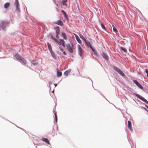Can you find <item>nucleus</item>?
<instances>
[{"label": "nucleus", "mask_w": 148, "mask_h": 148, "mask_svg": "<svg viewBox=\"0 0 148 148\" xmlns=\"http://www.w3.org/2000/svg\"><path fill=\"white\" fill-rule=\"evenodd\" d=\"M9 24V23L7 21H3L0 23V28L2 29L3 30H5V28Z\"/></svg>", "instance_id": "1"}, {"label": "nucleus", "mask_w": 148, "mask_h": 148, "mask_svg": "<svg viewBox=\"0 0 148 148\" xmlns=\"http://www.w3.org/2000/svg\"><path fill=\"white\" fill-rule=\"evenodd\" d=\"M71 46L70 45L69 43H67L66 44V46L68 51L70 53H72L73 52V51L72 48L73 47V43H71Z\"/></svg>", "instance_id": "2"}, {"label": "nucleus", "mask_w": 148, "mask_h": 148, "mask_svg": "<svg viewBox=\"0 0 148 148\" xmlns=\"http://www.w3.org/2000/svg\"><path fill=\"white\" fill-rule=\"evenodd\" d=\"M134 95L136 96L137 97H138L139 99H140L143 101H144L145 103L148 104V101L146 100L145 98H144L143 97L141 96L139 94H134Z\"/></svg>", "instance_id": "3"}, {"label": "nucleus", "mask_w": 148, "mask_h": 148, "mask_svg": "<svg viewBox=\"0 0 148 148\" xmlns=\"http://www.w3.org/2000/svg\"><path fill=\"white\" fill-rule=\"evenodd\" d=\"M134 95L136 96L137 97H138L139 99H140L143 101H144L145 103L148 104V101L146 100L145 98H144L143 97L141 96L139 94H134Z\"/></svg>", "instance_id": "4"}, {"label": "nucleus", "mask_w": 148, "mask_h": 148, "mask_svg": "<svg viewBox=\"0 0 148 148\" xmlns=\"http://www.w3.org/2000/svg\"><path fill=\"white\" fill-rule=\"evenodd\" d=\"M15 5L16 8V11H18V12H20V10L19 6V4L18 0H15Z\"/></svg>", "instance_id": "5"}, {"label": "nucleus", "mask_w": 148, "mask_h": 148, "mask_svg": "<svg viewBox=\"0 0 148 148\" xmlns=\"http://www.w3.org/2000/svg\"><path fill=\"white\" fill-rule=\"evenodd\" d=\"M78 54L81 56H82V49L80 46L78 45H77Z\"/></svg>", "instance_id": "6"}, {"label": "nucleus", "mask_w": 148, "mask_h": 148, "mask_svg": "<svg viewBox=\"0 0 148 148\" xmlns=\"http://www.w3.org/2000/svg\"><path fill=\"white\" fill-rule=\"evenodd\" d=\"M133 81L140 89H142L143 88L141 85L137 80H133Z\"/></svg>", "instance_id": "7"}, {"label": "nucleus", "mask_w": 148, "mask_h": 148, "mask_svg": "<svg viewBox=\"0 0 148 148\" xmlns=\"http://www.w3.org/2000/svg\"><path fill=\"white\" fill-rule=\"evenodd\" d=\"M102 57L104 58L106 60H108V57L107 54L105 53L102 52L101 54Z\"/></svg>", "instance_id": "8"}, {"label": "nucleus", "mask_w": 148, "mask_h": 148, "mask_svg": "<svg viewBox=\"0 0 148 148\" xmlns=\"http://www.w3.org/2000/svg\"><path fill=\"white\" fill-rule=\"evenodd\" d=\"M54 23L61 26H62L63 25V22L60 20H59L58 21L55 22Z\"/></svg>", "instance_id": "9"}, {"label": "nucleus", "mask_w": 148, "mask_h": 148, "mask_svg": "<svg viewBox=\"0 0 148 148\" xmlns=\"http://www.w3.org/2000/svg\"><path fill=\"white\" fill-rule=\"evenodd\" d=\"M19 61L21 63L23 64V65H25L27 63L26 60L23 57L21 58Z\"/></svg>", "instance_id": "10"}, {"label": "nucleus", "mask_w": 148, "mask_h": 148, "mask_svg": "<svg viewBox=\"0 0 148 148\" xmlns=\"http://www.w3.org/2000/svg\"><path fill=\"white\" fill-rule=\"evenodd\" d=\"M128 128L131 131H132V128L131 122L130 121H128Z\"/></svg>", "instance_id": "11"}, {"label": "nucleus", "mask_w": 148, "mask_h": 148, "mask_svg": "<svg viewBox=\"0 0 148 148\" xmlns=\"http://www.w3.org/2000/svg\"><path fill=\"white\" fill-rule=\"evenodd\" d=\"M15 56L16 58L19 61L21 59V58H22L20 55H19L18 53L16 54Z\"/></svg>", "instance_id": "12"}, {"label": "nucleus", "mask_w": 148, "mask_h": 148, "mask_svg": "<svg viewBox=\"0 0 148 148\" xmlns=\"http://www.w3.org/2000/svg\"><path fill=\"white\" fill-rule=\"evenodd\" d=\"M54 29L56 30V34H59L60 32V29L59 27L57 26L54 28Z\"/></svg>", "instance_id": "13"}, {"label": "nucleus", "mask_w": 148, "mask_h": 148, "mask_svg": "<svg viewBox=\"0 0 148 148\" xmlns=\"http://www.w3.org/2000/svg\"><path fill=\"white\" fill-rule=\"evenodd\" d=\"M51 54V56H52V57H53V58L55 59H57V58H56V57L55 54V53H54V52L53 51V50L50 51Z\"/></svg>", "instance_id": "14"}, {"label": "nucleus", "mask_w": 148, "mask_h": 148, "mask_svg": "<svg viewBox=\"0 0 148 148\" xmlns=\"http://www.w3.org/2000/svg\"><path fill=\"white\" fill-rule=\"evenodd\" d=\"M75 38L77 41L79 43V44H81V41L80 39H79V36L76 34H75Z\"/></svg>", "instance_id": "15"}, {"label": "nucleus", "mask_w": 148, "mask_h": 148, "mask_svg": "<svg viewBox=\"0 0 148 148\" xmlns=\"http://www.w3.org/2000/svg\"><path fill=\"white\" fill-rule=\"evenodd\" d=\"M42 140L44 142H45L46 143H47L48 144H49L50 143L49 142L48 139L46 138H42Z\"/></svg>", "instance_id": "16"}, {"label": "nucleus", "mask_w": 148, "mask_h": 148, "mask_svg": "<svg viewBox=\"0 0 148 148\" xmlns=\"http://www.w3.org/2000/svg\"><path fill=\"white\" fill-rule=\"evenodd\" d=\"M62 37L65 40L67 39V37L66 36V33L64 32H62L61 34Z\"/></svg>", "instance_id": "17"}, {"label": "nucleus", "mask_w": 148, "mask_h": 148, "mask_svg": "<svg viewBox=\"0 0 148 148\" xmlns=\"http://www.w3.org/2000/svg\"><path fill=\"white\" fill-rule=\"evenodd\" d=\"M71 69H69L68 70H67L65 71L64 73V74L66 76H67L69 73L71 71Z\"/></svg>", "instance_id": "18"}, {"label": "nucleus", "mask_w": 148, "mask_h": 148, "mask_svg": "<svg viewBox=\"0 0 148 148\" xmlns=\"http://www.w3.org/2000/svg\"><path fill=\"white\" fill-rule=\"evenodd\" d=\"M47 44L48 47V48L49 51H50L52 50V49L51 46L50 44H49V43L48 42H47Z\"/></svg>", "instance_id": "19"}, {"label": "nucleus", "mask_w": 148, "mask_h": 148, "mask_svg": "<svg viewBox=\"0 0 148 148\" xmlns=\"http://www.w3.org/2000/svg\"><path fill=\"white\" fill-rule=\"evenodd\" d=\"M62 43H61L62 45L64 47H65V42L64 41L63 39H60L59 40Z\"/></svg>", "instance_id": "20"}, {"label": "nucleus", "mask_w": 148, "mask_h": 148, "mask_svg": "<svg viewBox=\"0 0 148 148\" xmlns=\"http://www.w3.org/2000/svg\"><path fill=\"white\" fill-rule=\"evenodd\" d=\"M84 42L85 45H86L88 47H89V46L91 45L90 42L88 41H87L86 40V41H84Z\"/></svg>", "instance_id": "21"}, {"label": "nucleus", "mask_w": 148, "mask_h": 148, "mask_svg": "<svg viewBox=\"0 0 148 148\" xmlns=\"http://www.w3.org/2000/svg\"><path fill=\"white\" fill-rule=\"evenodd\" d=\"M67 0H62L61 3L63 4V5H65L66 6L67 5V4L66 3H65L66 2H67Z\"/></svg>", "instance_id": "22"}, {"label": "nucleus", "mask_w": 148, "mask_h": 148, "mask_svg": "<svg viewBox=\"0 0 148 148\" xmlns=\"http://www.w3.org/2000/svg\"><path fill=\"white\" fill-rule=\"evenodd\" d=\"M113 68L115 70L117 71L118 73H119V71L121 70L117 67L114 66H113Z\"/></svg>", "instance_id": "23"}, {"label": "nucleus", "mask_w": 148, "mask_h": 148, "mask_svg": "<svg viewBox=\"0 0 148 148\" xmlns=\"http://www.w3.org/2000/svg\"><path fill=\"white\" fill-rule=\"evenodd\" d=\"M113 68L115 70L117 71L118 73H119V71L121 70L117 67L114 66H113Z\"/></svg>", "instance_id": "24"}, {"label": "nucleus", "mask_w": 148, "mask_h": 148, "mask_svg": "<svg viewBox=\"0 0 148 148\" xmlns=\"http://www.w3.org/2000/svg\"><path fill=\"white\" fill-rule=\"evenodd\" d=\"M10 5V4L9 3H7L4 5V8H7L9 7Z\"/></svg>", "instance_id": "25"}, {"label": "nucleus", "mask_w": 148, "mask_h": 148, "mask_svg": "<svg viewBox=\"0 0 148 148\" xmlns=\"http://www.w3.org/2000/svg\"><path fill=\"white\" fill-rule=\"evenodd\" d=\"M62 73L60 71H57V76L58 77H60L62 76Z\"/></svg>", "instance_id": "26"}, {"label": "nucleus", "mask_w": 148, "mask_h": 148, "mask_svg": "<svg viewBox=\"0 0 148 148\" xmlns=\"http://www.w3.org/2000/svg\"><path fill=\"white\" fill-rule=\"evenodd\" d=\"M79 36L83 40H84V41H86V40L84 38L83 36L81 34H79Z\"/></svg>", "instance_id": "27"}, {"label": "nucleus", "mask_w": 148, "mask_h": 148, "mask_svg": "<svg viewBox=\"0 0 148 148\" xmlns=\"http://www.w3.org/2000/svg\"><path fill=\"white\" fill-rule=\"evenodd\" d=\"M53 112H54V114L55 115V120H56V122H57V114H56V112L55 111H54V110H53Z\"/></svg>", "instance_id": "28"}, {"label": "nucleus", "mask_w": 148, "mask_h": 148, "mask_svg": "<svg viewBox=\"0 0 148 148\" xmlns=\"http://www.w3.org/2000/svg\"><path fill=\"white\" fill-rule=\"evenodd\" d=\"M112 27H113V30L115 32V33H116L118 31L117 29L115 28V26L114 25H112Z\"/></svg>", "instance_id": "29"}, {"label": "nucleus", "mask_w": 148, "mask_h": 148, "mask_svg": "<svg viewBox=\"0 0 148 148\" xmlns=\"http://www.w3.org/2000/svg\"><path fill=\"white\" fill-rule=\"evenodd\" d=\"M118 73L122 76H125V74L121 70H120L119 72Z\"/></svg>", "instance_id": "30"}, {"label": "nucleus", "mask_w": 148, "mask_h": 148, "mask_svg": "<svg viewBox=\"0 0 148 148\" xmlns=\"http://www.w3.org/2000/svg\"><path fill=\"white\" fill-rule=\"evenodd\" d=\"M61 11L63 13V14H64V16L65 18H66L67 19L68 18L67 17V16L66 14V13L65 12V11L63 10H61Z\"/></svg>", "instance_id": "31"}, {"label": "nucleus", "mask_w": 148, "mask_h": 148, "mask_svg": "<svg viewBox=\"0 0 148 148\" xmlns=\"http://www.w3.org/2000/svg\"><path fill=\"white\" fill-rule=\"evenodd\" d=\"M55 42H56V43H57L60 45H62L61 43L60 42V41L57 40L56 39V40H55Z\"/></svg>", "instance_id": "32"}, {"label": "nucleus", "mask_w": 148, "mask_h": 148, "mask_svg": "<svg viewBox=\"0 0 148 148\" xmlns=\"http://www.w3.org/2000/svg\"><path fill=\"white\" fill-rule=\"evenodd\" d=\"M120 48L121 49L122 51H123L125 52H127V50L125 48L123 47H121Z\"/></svg>", "instance_id": "33"}, {"label": "nucleus", "mask_w": 148, "mask_h": 148, "mask_svg": "<svg viewBox=\"0 0 148 148\" xmlns=\"http://www.w3.org/2000/svg\"><path fill=\"white\" fill-rule=\"evenodd\" d=\"M100 25L102 28L104 30H106V27L102 23H100Z\"/></svg>", "instance_id": "34"}, {"label": "nucleus", "mask_w": 148, "mask_h": 148, "mask_svg": "<svg viewBox=\"0 0 148 148\" xmlns=\"http://www.w3.org/2000/svg\"><path fill=\"white\" fill-rule=\"evenodd\" d=\"M50 36L51 39L52 40H53L54 41L56 40V39L55 38L53 37V36L51 34H50Z\"/></svg>", "instance_id": "35"}, {"label": "nucleus", "mask_w": 148, "mask_h": 148, "mask_svg": "<svg viewBox=\"0 0 148 148\" xmlns=\"http://www.w3.org/2000/svg\"><path fill=\"white\" fill-rule=\"evenodd\" d=\"M93 52L94 53L95 55L97 57L98 56V54L96 51H95Z\"/></svg>", "instance_id": "36"}, {"label": "nucleus", "mask_w": 148, "mask_h": 148, "mask_svg": "<svg viewBox=\"0 0 148 148\" xmlns=\"http://www.w3.org/2000/svg\"><path fill=\"white\" fill-rule=\"evenodd\" d=\"M32 64L34 65H36L38 63L36 62H31Z\"/></svg>", "instance_id": "37"}, {"label": "nucleus", "mask_w": 148, "mask_h": 148, "mask_svg": "<svg viewBox=\"0 0 148 148\" xmlns=\"http://www.w3.org/2000/svg\"><path fill=\"white\" fill-rule=\"evenodd\" d=\"M145 72H146L147 73V76L148 78V70L147 69H146L145 71Z\"/></svg>", "instance_id": "38"}, {"label": "nucleus", "mask_w": 148, "mask_h": 148, "mask_svg": "<svg viewBox=\"0 0 148 148\" xmlns=\"http://www.w3.org/2000/svg\"><path fill=\"white\" fill-rule=\"evenodd\" d=\"M89 47H90L91 49H92V51L94 52L95 51V49L92 47V46L90 45V46H89Z\"/></svg>", "instance_id": "39"}, {"label": "nucleus", "mask_w": 148, "mask_h": 148, "mask_svg": "<svg viewBox=\"0 0 148 148\" xmlns=\"http://www.w3.org/2000/svg\"><path fill=\"white\" fill-rule=\"evenodd\" d=\"M89 47H90L91 49H92V51L94 52L95 51V49L92 47V46L90 45V46H89Z\"/></svg>", "instance_id": "40"}, {"label": "nucleus", "mask_w": 148, "mask_h": 148, "mask_svg": "<svg viewBox=\"0 0 148 148\" xmlns=\"http://www.w3.org/2000/svg\"><path fill=\"white\" fill-rule=\"evenodd\" d=\"M89 47H90L91 49H92V51L94 52L95 51V49L92 47V46L90 45V46H89Z\"/></svg>", "instance_id": "41"}, {"label": "nucleus", "mask_w": 148, "mask_h": 148, "mask_svg": "<svg viewBox=\"0 0 148 148\" xmlns=\"http://www.w3.org/2000/svg\"><path fill=\"white\" fill-rule=\"evenodd\" d=\"M59 34H56V37L57 39H58L59 38V36L58 35Z\"/></svg>", "instance_id": "42"}, {"label": "nucleus", "mask_w": 148, "mask_h": 148, "mask_svg": "<svg viewBox=\"0 0 148 148\" xmlns=\"http://www.w3.org/2000/svg\"><path fill=\"white\" fill-rule=\"evenodd\" d=\"M63 54L64 55H66V53L65 52V51H63Z\"/></svg>", "instance_id": "43"}, {"label": "nucleus", "mask_w": 148, "mask_h": 148, "mask_svg": "<svg viewBox=\"0 0 148 148\" xmlns=\"http://www.w3.org/2000/svg\"><path fill=\"white\" fill-rule=\"evenodd\" d=\"M60 50L61 51H63V49L61 48H60Z\"/></svg>", "instance_id": "44"}, {"label": "nucleus", "mask_w": 148, "mask_h": 148, "mask_svg": "<svg viewBox=\"0 0 148 148\" xmlns=\"http://www.w3.org/2000/svg\"><path fill=\"white\" fill-rule=\"evenodd\" d=\"M55 4L57 7H58L59 6L57 3H55Z\"/></svg>", "instance_id": "45"}, {"label": "nucleus", "mask_w": 148, "mask_h": 148, "mask_svg": "<svg viewBox=\"0 0 148 148\" xmlns=\"http://www.w3.org/2000/svg\"><path fill=\"white\" fill-rule=\"evenodd\" d=\"M57 84H55L54 86H55V87H56V86H57Z\"/></svg>", "instance_id": "46"}, {"label": "nucleus", "mask_w": 148, "mask_h": 148, "mask_svg": "<svg viewBox=\"0 0 148 148\" xmlns=\"http://www.w3.org/2000/svg\"><path fill=\"white\" fill-rule=\"evenodd\" d=\"M99 23L100 24V23H101L100 22V20L99 19Z\"/></svg>", "instance_id": "47"}, {"label": "nucleus", "mask_w": 148, "mask_h": 148, "mask_svg": "<svg viewBox=\"0 0 148 148\" xmlns=\"http://www.w3.org/2000/svg\"><path fill=\"white\" fill-rule=\"evenodd\" d=\"M145 106L148 109V106L147 105H145Z\"/></svg>", "instance_id": "48"}, {"label": "nucleus", "mask_w": 148, "mask_h": 148, "mask_svg": "<svg viewBox=\"0 0 148 148\" xmlns=\"http://www.w3.org/2000/svg\"><path fill=\"white\" fill-rule=\"evenodd\" d=\"M145 110H147L148 112V111L147 110L146 108H143Z\"/></svg>", "instance_id": "49"}, {"label": "nucleus", "mask_w": 148, "mask_h": 148, "mask_svg": "<svg viewBox=\"0 0 148 148\" xmlns=\"http://www.w3.org/2000/svg\"><path fill=\"white\" fill-rule=\"evenodd\" d=\"M54 92V90H52V93H53V92Z\"/></svg>", "instance_id": "50"}, {"label": "nucleus", "mask_w": 148, "mask_h": 148, "mask_svg": "<svg viewBox=\"0 0 148 148\" xmlns=\"http://www.w3.org/2000/svg\"><path fill=\"white\" fill-rule=\"evenodd\" d=\"M54 3L55 4L56 3V1H54Z\"/></svg>", "instance_id": "51"}]
</instances>
